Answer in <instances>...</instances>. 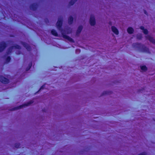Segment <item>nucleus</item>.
Here are the masks:
<instances>
[{"mask_svg":"<svg viewBox=\"0 0 155 155\" xmlns=\"http://www.w3.org/2000/svg\"><path fill=\"white\" fill-rule=\"evenodd\" d=\"M62 18L61 17L58 18V21L56 24V25L58 28L59 30L61 31L64 38L67 39L68 40L71 42H73V40L71 38L69 37L68 36L64 35V31L61 29V26L62 25Z\"/></svg>","mask_w":155,"mask_h":155,"instance_id":"1","label":"nucleus"},{"mask_svg":"<svg viewBox=\"0 0 155 155\" xmlns=\"http://www.w3.org/2000/svg\"><path fill=\"white\" fill-rule=\"evenodd\" d=\"M133 46L135 48H137L141 51L143 52H149V49L144 45L140 43H135L133 44Z\"/></svg>","mask_w":155,"mask_h":155,"instance_id":"2","label":"nucleus"},{"mask_svg":"<svg viewBox=\"0 0 155 155\" xmlns=\"http://www.w3.org/2000/svg\"><path fill=\"white\" fill-rule=\"evenodd\" d=\"M33 103V101L32 100H31L29 102L25 103L24 104L20 105L18 107H15L12 109V110H18L19 109L23 107H26L30 105L31 104Z\"/></svg>","mask_w":155,"mask_h":155,"instance_id":"3","label":"nucleus"},{"mask_svg":"<svg viewBox=\"0 0 155 155\" xmlns=\"http://www.w3.org/2000/svg\"><path fill=\"white\" fill-rule=\"evenodd\" d=\"M90 23L91 25L94 26L95 25L96 21L94 16L91 15L90 19Z\"/></svg>","mask_w":155,"mask_h":155,"instance_id":"4","label":"nucleus"},{"mask_svg":"<svg viewBox=\"0 0 155 155\" xmlns=\"http://www.w3.org/2000/svg\"><path fill=\"white\" fill-rule=\"evenodd\" d=\"M0 81L2 83L6 84L8 83L9 80L7 78H5L4 77L2 76H0Z\"/></svg>","mask_w":155,"mask_h":155,"instance_id":"5","label":"nucleus"},{"mask_svg":"<svg viewBox=\"0 0 155 155\" xmlns=\"http://www.w3.org/2000/svg\"><path fill=\"white\" fill-rule=\"evenodd\" d=\"M145 37L146 39H148L150 42L153 44H155V39L149 35H146Z\"/></svg>","mask_w":155,"mask_h":155,"instance_id":"6","label":"nucleus"},{"mask_svg":"<svg viewBox=\"0 0 155 155\" xmlns=\"http://www.w3.org/2000/svg\"><path fill=\"white\" fill-rule=\"evenodd\" d=\"M6 47V44L4 42L0 43V52L2 51Z\"/></svg>","mask_w":155,"mask_h":155,"instance_id":"7","label":"nucleus"},{"mask_svg":"<svg viewBox=\"0 0 155 155\" xmlns=\"http://www.w3.org/2000/svg\"><path fill=\"white\" fill-rule=\"evenodd\" d=\"M111 30L116 35H118V31L117 28L114 26H112L111 27Z\"/></svg>","mask_w":155,"mask_h":155,"instance_id":"8","label":"nucleus"},{"mask_svg":"<svg viewBox=\"0 0 155 155\" xmlns=\"http://www.w3.org/2000/svg\"><path fill=\"white\" fill-rule=\"evenodd\" d=\"M140 28L143 30V32L144 34L147 35L148 33V31L146 29H145L144 27L141 26L140 27Z\"/></svg>","mask_w":155,"mask_h":155,"instance_id":"9","label":"nucleus"},{"mask_svg":"<svg viewBox=\"0 0 155 155\" xmlns=\"http://www.w3.org/2000/svg\"><path fill=\"white\" fill-rule=\"evenodd\" d=\"M128 32L130 34H132L133 33L134 31V30L133 28L131 27H129L127 29Z\"/></svg>","mask_w":155,"mask_h":155,"instance_id":"10","label":"nucleus"},{"mask_svg":"<svg viewBox=\"0 0 155 155\" xmlns=\"http://www.w3.org/2000/svg\"><path fill=\"white\" fill-rule=\"evenodd\" d=\"M37 7V5L36 3H34L31 6V8L33 10H35Z\"/></svg>","mask_w":155,"mask_h":155,"instance_id":"11","label":"nucleus"},{"mask_svg":"<svg viewBox=\"0 0 155 155\" xmlns=\"http://www.w3.org/2000/svg\"><path fill=\"white\" fill-rule=\"evenodd\" d=\"M82 28L83 27L81 25L79 26L77 31V34H78L80 33L81 31Z\"/></svg>","mask_w":155,"mask_h":155,"instance_id":"12","label":"nucleus"},{"mask_svg":"<svg viewBox=\"0 0 155 155\" xmlns=\"http://www.w3.org/2000/svg\"><path fill=\"white\" fill-rule=\"evenodd\" d=\"M73 18L71 16H70L68 20V24H72L73 22Z\"/></svg>","mask_w":155,"mask_h":155,"instance_id":"13","label":"nucleus"},{"mask_svg":"<svg viewBox=\"0 0 155 155\" xmlns=\"http://www.w3.org/2000/svg\"><path fill=\"white\" fill-rule=\"evenodd\" d=\"M72 29L68 27L66 29V33L67 34H69L71 32H72Z\"/></svg>","mask_w":155,"mask_h":155,"instance_id":"14","label":"nucleus"},{"mask_svg":"<svg viewBox=\"0 0 155 155\" xmlns=\"http://www.w3.org/2000/svg\"><path fill=\"white\" fill-rule=\"evenodd\" d=\"M136 37L137 39L141 40L142 38V35L140 34H138L136 35Z\"/></svg>","mask_w":155,"mask_h":155,"instance_id":"15","label":"nucleus"},{"mask_svg":"<svg viewBox=\"0 0 155 155\" xmlns=\"http://www.w3.org/2000/svg\"><path fill=\"white\" fill-rule=\"evenodd\" d=\"M140 68L143 71H145L147 70V68L145 66H140Z\"/></svg>","mask_w":155,"mask_h":155,"instance_id":"16","label":"nucleus"},{"mask_svg":"<svg viewBox=\"0 0 155 155\" xmlns=\"http://www.w3.org/2000/svg\"><path fill=\"white\" fill-rule=\"evenodd\" d=\"M52 34L55 36H57L58 35V34L56 31L54 30H52L51 31Z\"/></svg>","mask_w":155,"mask_h":155,"instance_id":"17","label":"nucleus"},{"mask_svg":"<svg viewBox=\"0 0 155 155\" xmlns=\"http://www.w3.org/2000/svg\"><path fill=\"white\" fill-rule=\"evenodd\" d=\"M77 0H71L69 2V5H73Z\"/></svg>","mask_w":155,"mask_h":155,"instance_id":"18","label":"nucleus"},{"mask_svg":"<svg viewBox=\"0 0 155 155\" xmlns=\"http://www.w3.org/2000/svg\"><path fill=\"white\" fill-rule=\"evenodd\" d=\"M109 94V92L108 91H104L102 94V95H104L106 94Z\"/></svg>","mask_w":155,"mask_h":155,"instance_id":"19","label":"nucleus"},{"mask_svg":"<svg viewBox=\"0 0 155 155\" xmlns=\"http://www.w3.org/2000/svg\"><path fill=\"white\" fill-rule=\"evenodd\" d=\"M20 146V144L19 143H15L14 145L15 147L17 148H19Z\"/></svg>","mask_w":155,"mask_h":155,"instance_id":"20","label":"nucleus"},{"mask_svg":"<svg viewBox=\"0 0 155 155\" xmlns=\"http://www.w3.org/2000/svg\"><path fill=\"white\" fill-rule=\"evenodd\" d=\"M14 48V47H11L8 50V54L9 53H10L11 52V51H12V49H13V48Z\"/></svg>","mask_w":155,"mask_h":155,"instance_id":"21","label":"nucleus"},{"mask_svg":"<svg viewBox=\"0 0 155 155\" xmlns=\"http://www.w3.org/2000/svg\"><path fill=\"white\" fill-rule=\"evenodd\" d=\"M10 60V58L9 57H8L7 58H6V63H8Z\"/></svg>","mask_w":155,"mask_h":155,"instance_id":"22","label":"nucleus"},{"mask_svg":"<svg viewBox=\"0 0 155 155\" xmlns=\"http://www.w3.org/2000/svg\"><path fill=\"white\" fill-rule=\"evenodd\" d=\"M15 48L18 49H20V47L18 45H17L15 46Z\"/></svg>","mask_w":155,"mask_h":155,"instance_id":"23","label":"nucleus"},{"mask_svg":"<svg viewBox=\"0 0 155 155\" xmlns=\"http://www.w3.org/2000/svg\"><path fill=\"white\" fill-rule=\"evenodd\" d=\"M44 86H41V87L40 88V89H39V91H40V90H41V89H43V88H44Z\"/></svg>","mask_w":155,"mask_h":155,"instance_id":"24","label":"nucleus"},{"mask_svg":"<svg viewBox=\"0 0 155 155\" xmlns=\"http://www.w3.org/2000/svg\"><path fill=\"white\" fill-rule=\"evenodd\" d=\"M26 48L28 49V50H29L30 49V47L28 46L27 48L26 47Z\"/></svg>","mask_w":155,"mask_h":155,"instance_id":"25","label":"nucleus"},{"mask_svg":"<svg viewBox=\"0 0 155 155\" xmlns=\"http://www.w3.org/2000/svg\"><path fill=\"white\" fill-rule=\"evenodd\" d=\"M144 13H145V14H146V15H147V12H146V11H144Z\"/></svg>","mask_w":155,"mask_h":155,"instance_id":"26","label":"nucleus"}]
</instances>
